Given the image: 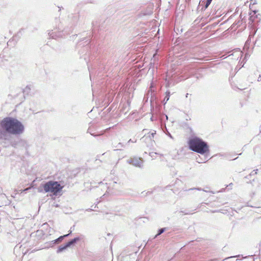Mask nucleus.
<instances>
[{
  "label": "nucleus",
  "instance_id": "obj_1",
  "mask_svg": "<svg viewBox=\"0 0 261 261\" xmlns=\"http://www.w3.org/2000/svg\"><path fill=\"white\" fill-rule=\"evenodd\" d=\"M24 131L23 124L15 118L6 117L0 122V139L7 140L9 134L19 135Z\"/></svg>",
  "mask_w": 261,
  "mask_h": 261
},
{
  "label": "nucleus",
  "instance_id": "obj_2",
  "mask_svg": "<svg viewBox=\"0 0 261 261\" xmlns=\"http://www.w3.org/2000/svg\"><path fill=\"white\" fill-rule=\"evenodd\" d=\"M197 153L200 155H197V162L205 163L209 158V146L207 143L197 137Z\"/></svg>",
  "mask_w": 261,
  "mask_h": 261
},
{
  "label": "nucleus",
  "instance_id": "obj_3",
  "mask_svg": "<svg viewBox=\"0 0 261 261\" xmlns=\"http://www.w3.org/2000/svg\"><path fill=\"white\" fill-rule=\"evenodd\" d=\"M43 188L45 192H51L56 195L58 192H60L63 189V187L58 181H49L44 184L41 185Z\"/></svg>",
  "mask_w": 261,
  "mask_h": 261
},
{
  "label": "nucleus",
  "instance_id": "obj_4",
  "mask_svg": "<svg viewBox=\"0 0 261 261\" xmlns=\"http://www.w3.org/2000/svg\"><path fill=\"white\" fill-rule=\"evenodd\" d=\"M146 129H144L142 130V133H144V136L141 138V140L144 142L147 146H152L153 143H154V137L156 134V132H149L147 133Z\"/></svg>",
  "mask_w": 261,
  "mask_h": 261
},
{
  "label": "nucleus",
  "instance_id": "obj_5",
  "mask_svg": "<svg viewBox=\"0 0 261 261\" xmlns=\"http://www.w3.org/2000/svg\"><path fill=\"white\" fill-rule=\"evenodd\" d=\"M64 30H61V28L59 26L58 28H54L48 33L50 38L58 39L65 36V33Z\"/></svg>",
  "mask_w": 261,
  "mask_h": 261
},
{
  "label": "nucleus",
  "instance_id": "obj_6",
  "mask_svg": "<svg viewBox=\"0 0 261 261\" xmlns=\"http://www.w3.org/2000/svg\"><path fill=\"white\" fill-rule=\"evenodd\" d=\"M127 163L133 166L142 168L143 167V160L141 158L134 157L127 160Z\"/></svg>",
  "mask_w": 261,
  "mask_h": 261
},
{
  "label": "nucleus",
  "instance_id": "obj_7",
  "mask_svg": "<svg viewBox=\"0 0 261 261\" xmlns=\"http://www.w3.org/2000/svg\"><path fill=\"white\" fill-rule=\"evenodd\" d=\"M12 145L15 148L22 147L27 148L28 147L27 141L22 139H18L17 141H15L12 143Z\"/></svg>",
  "mask_w": 261,
  "mask_h": 261
},
{
  "label": "nucleus",
  "instance_id": "obj_8",
  "mask_svg": "<svg viewBox=\"0 0 261 261\" xmlns=\"http://www.w3.org/2000/svg\"><path fill=\"white\" fill-rule=\"evenodd\" d=\"M187 145L190 150L196 152V136H192L191 138H189Z\"/></svg>",
  "mask_w": 261,
  "mask_h": 261
},
{
  "label": "nucleus",
  "instance_id": "obj_9",
  "mask_svg": "<svg viewBox=\"0 0 261 261\" xmlns=\"http://www.w3.org/2000/svg\"><path fill=\"white\" fill-rule=\"evenodd\" d=\"M71 233V231H70V232L68 234L60 236L58 239L54 240V243L55 244V245L58 244L60 243H61L65 238L68 237Z\"/></svg>",
  "mask_w": 261,
  "mask_h": 261
},
{
  "label": "nucleus",
  "instance_id": "obj_10",
  "mask_svg": "<svg viewBox=\"0 0 261 261\" xmlns=\"http://www.w3.org/2000/svg\"><path fill=\"white\" fill-rule=\"evenodd\" d=\"M80 240H81V238L80 237H76L67 242L66 244L68 247H70L71 246L74 245Z\"/></svg>",
  "mask_w": 261,
  "mask_h": 261
},
{
  "label": "nucleus",
  "instance_id": "obj_11",
  "mask_svg": "<svg viewBox=\"0 0 261 261\" xmlns=\"http://www.w3.org/2000/svg\"><path fill=\"white\" fill-rule=\"evenodd\" d=\"M68 248V246L67 245L66 243L64 245H61L58 247V249L57 250V253H61V252H63V251H64L65 250H66Z\"/></svg>",
  "mask_w": 261,
  "mask_h": 261
},
{
  "label": "nucleus",
  "instance_id": "obj_12",
  "mask_svg": "<svg viewBox=\"0 0 261 261\" xmlns=\"http://www.w3.org/2000/svg\"><path fill=\"white\" fill-rule=\"evenodd\" d=\"M55 244L54 243V241H51L48 242H47L45 243V246L44 247L45 248H49V247H53Z\"/></svg>",
  "mask_w": 261,
  "mask_h": 261
},
{
  "label": "nucleus",
  "instance_id": "obj_13",
  "mask_svg": "<svg viewBox=\"0 0 261 261\" xmlns=\"http://www.w3.org/2000/svg\"><path fill=\"white\" fill-rule=\"evenodd\" d=\"M166 230V228H162L158 230V233L155 235L154 238H156L158 236L162 234L165 230Z\"/></svg>",
  "mask_w": 261,
  "mask_h": 261
},
{
  "label": "nucleus",
  "instance_id": "obj_14",
  "mask_svg": "<svg viewBox=\"0 0 261 261\" xmlns=\"http://www.w3.org/2000/svg\"><path fill=\"white\" fill-rule=\"evenodd\" d=\"M124 147L125 145L123 144L122 143H119L117 145L114 146V147L116 148V150H120L121 148Z\"/></svg>",
  "mask_w": 261,
  "mask_h": 261
},
{
  "label": "nucleus",
  "instance_id": "obj_15",
  "mask_svg": "<svg viewBox=\"0 0 261 261\" xmlns=\"http://www.w3.org/2000/svg\"><path fill=\"white\" fill-rule=\"evenodd\" d=\"M170 92L169 91H166V96L164 98V101L166 103L167 101L169 99Z\"/></svg>",
  "mask_w": 261,
  "mask_h": 261
},
{
  "label": "nucleus",
  "instance_id": "obj_16",
  "mask_svg": "<svg viewBox=\"0 0 261 261\" xmlns=\"http://www.w3.org/2000/svg\"><path fill=\"white\" fill-rule=\"evenodd\" d=\"M87 132L90 133L92 136H93L94 137L99 136V135L96 134L95 133H94L90 127L88 128Z\"/></svg>",
  "mask_w": 261,
  "mask_h": 261
},
{
  "label": "nucleus",
  "instance_id": "obj_17",
  "mask_svg": "<svg viewBox=\"0 0 261 261\" xmlns=\"http://www.w3.org/2000/svg\"><path fill=\"white\" fill-rule=\"evenodd\" d=\"M206 3V1L205 0H200L199 3V5L198 6L199 7H201V6H204V8L205 9V4Z\"/></svg>",
  "mask_w": 261,
  "mask_h": 261
},
{
  "label": "nucleus",
  "instance_id": "obj_18",
  "mask_svg": "<svg viewBox=\"0 0 261 261\" xmlns=\"http://www.w3.org/2000/svg\"><path fill=\"white\" fill-rule=\"evenodd\" d=\"M212 0H205V9L207 8L211 3Z\"/></svg>",
  "mask_w": 261,
  "mask_h": 261
},
{
  "label": "nucleus",
  "instance_id": "obj_19",
  "mask_svg": "<svg viewBox=\"0 0 261 261\" xmlns=\"http://www.w3.org/2000/svg\"><path fill=\"white\" fill-rule=\"evenodd\" d=\"M180 213H184L185 215H189V214H191V213H190V212H188V211H187V210H186V211H180Z\"/></svg>",
  "mask_w": 261,
  "mask_h": 261
},
{
  "label": "nucleus",
  "instance_id": "obj_20",
  "mask_svg": "<svg viewBox=\"0 0 261 261\" xmlns=\"http://www.w3.org/2000/svg\"><path fill=\"white\" fill-rule=\"evenodd\" d=\"M156 154V153L155 152H151L149 153V155L151 158H154L155 156L154 155Z\"/></svg>",
  "mask_w": 261,
  "mask_h": 261
},
{
  "label": "nucleus",
  "instance_id": "obj_21",
  "mask_svg": "<svg viewBox=\"0 0 261 261\" xmlns=\"http://www.w3.org/2000/svg\"><path fill=\"white\" fill-rule=\"evenodd\" d=\"M136 142V140H135V141H134L133 140H132V139H129L128 142H127V143H130V142H132V143H134V142Z\"/></svg>",
  "mask_w": 261,
  "mask_h": 261
},
{
  "label": "nucleus",
  "instance_id": "obj_22",
  "mask_svg": "<svg viewBox=\"0 0 261 261\" xmlns=\"http://www.w3.org/2000/svg\"><path fill=\"white\" fill-rule=\"evenodd\" d=\"M167 135H168L170 138H172V139L173 138V137H172V135H171V134H170V133L168 132V133H167Z\"/></svg>",
  "mask_w": 261,
  "mask_h": 261
},
{
  "label": "nucleus",
  "instance_id": "obj_23",
  "mask_svg": "<svg viewBox=\"0 0 261 261\" xmlns=\"http://www.w3.org/2000/svg\"><path fill=\"white\" fill-rule=\"evenodd\" d=\"M89 42H89V41H88V42L87 43V44H86V45H85V48H86V49H88V44L89 43Z\"/></svg>",
  "mask_w": 261,
  "mask_h": 261
},
{
  "label": "nucleus",
  "instance_id": "obj_24",
  "mask_svg": "<svg viewBox=\"0 0 261 261\" xmlns=\"http://www.w3.org/2000/svg\"><path fill=\"white\" fill-rule=\"evenodd\" d=\"M196 188H190L189 189V190H187V189H184V191H188V190H194Z\"/></svg>",
  "mask_w": 261,
  "mask_h": 261
},
{
  "label": "nucleus",
  "instance_id": "obj_25",
  "mask_svg": "<svg viewBox=\"0 0 261 261\" xmlns=\"http://www.w3.org/2000/svg\"><path fill=\"white\" fill-rule=\"evenodd\" d=\"M257 173L256 171H255L254 170L252 172V173H251V175H253V174H256Z\"/></svg>",
  "mask_w": 261,
  "mask_h": 261
},
{
  "label": "nucleus",
  "instance_id": "obj_26",
  "mask_svg": "<svg viewBox=\"0 0 261 261\" xmlns=\"http://www.w3.org/2000/svg\"><path fill=\"white\" fill-rule=\"evenodd\" d=\"M257 81L258 82L261 81V74L259 75V77H258Z\"/></svg>",
  "mask_w": 261,
  "mask_h": 261
},
{
  "label": "nucleus",
  "instance_id": "obj_27",
  "mask_svg": "<svg viewBox=\"0 0 261 261\" xmlns=\"http://www.w3.org/2000/svg\"><path fill=\"white\" fill-rule=\"evenodd\" d=\"M151 193V192L148 191L147 192L145 193L146 195L150 194Z\"/></svg>",
  "mask_w": 261,
  "mask_h": 261
},
{
  "label": "nucleus",
  "instance_id": "obj_28",
  "mask_svg": "<svg viewBox=\"0 0 261 261\" xmlns=\"http://www.w3.org/2000/svg\"><path fill=\"white\" fill-rule=\"evenodd\" d=\"M87 211H92V209H91V208H89V209L87 210Z\"/></svg>",
  "mask_w": 261,
  "mask_h": 261
},
{
  "label": "nucleus",
  "instance_id": "obj_29",
  "mask_svg": "<svg viewBox=\"0 0 261 261\" xmlns=\"http://www.w3.org/2000/svg\"><path fill=\"white\" fill-rule=\"evenodd\" d=\"M38 191L40 192H41L42 191V190H40V188L38 189Z\"/></svg>",
  "mask_w": 261,
  "mask_h": 261
},
{
  "label": "nucleus",
  "instance_id": "obj_30",
  "mask_svg": "<svg viewBox=\"0 0 261 261\" xmlns=\"http://www.w3.org/2000/svg\"><path fill=\"white\" fill-rule=\"evenodd\" d=\"M188 95H189V93H187L186 96V97H188Z\"/></svg>",
  "mask_w": 261,
  "mask_h": 261
},
{
  "label": "nucleus",
  "instance_id": "obj_31",
  "mask_svg": "<svg viewBox=\"0 0 261 261\" xmlns=\"http://www.w3.org/2000/svg\"><path fill=\"white\" fill-rule=\"evenodd\" d=\"M1 196H6V195L4 194H2V195H1Z\"/></svg>",
  "mask_w": 261,
  "mask_h": 261
},
{
  "label": "nucleus",
  "instance_id": "obj_32",
  "mask_svg": "<svg viewBox=\"0 0 261 261\" xmlns=\"http://www.w3.org/2000/svg\"><path fill=\"white\" fill-rule=\"evenodd\" d=\"M232 256H230L229 257L226 258V259L228 258H232Z\"/></svg>",
  "mask_w": 261,
  "mask_h": 261
},
{
  "label": "nucleus",
  "instance_id": "obj_33",
  "mask_svg": "<svg viewBox=\"0 0 261 261\" xmlns=\"http://www.w3.org/2000/svg\"><path fill=\"white\" fill-rule=\"evenodd\" d=\"M196 60H200V59L197 58Z\"/></svg>",
  "mask_w": 261,
  "mask_h": 261
}]
</instances>
